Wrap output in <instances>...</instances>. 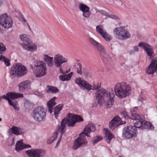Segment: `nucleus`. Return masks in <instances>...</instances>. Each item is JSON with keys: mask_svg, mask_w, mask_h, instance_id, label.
Listing matches in <instances>:
<instances>
[{"mask_svg": "<svg viewBox=\"0 0 157 157\" xmlns=\"http://www.w3.org/2000/svg\"><path fill=\"white\" fill-rule=\"evenodd\" d=\"M114 95L113 89L109 88L106 90L100 89L96 93L95 97L100 104L104 103L107 108L112 107L114 103Z\"/></svg>", "mask_w": 157, "mask_h": 157, "instance_id": "f257e3e1", "label": "nucleus"}, {"mask_svg": "<svg viewBox=\"0 0 157 157\" xmlns=\"http://www.w3.org/2000/svg\"><path fill=\"white\" fill-rule=\"evenodd\" d=\"M96 128L94 124L90 123L87 124L85 127L83 132L75 141L72 148L74 150H76L81 147L86 146L87 144V141L85 138V136L90 137L88 134L90 132H94Z\"/></svg>", "mask_w": 157, "mask_h": 157, "instance_id": "f03ea898", "label": "nucleus"}, {"mask_svg": "<svg viewBox=\"0 0 157 157\" xmlns=\"http://www.w3.org/2000/svg\"><path fill=\"white\" fill-rule=\"evenodd\" d=\"M68 118L63 119L61 122L60 127L58 128L60 129V132L61 134H63L65 132V127L67 124L68 126H74L76 122H80L83 121L82 117L78 115H73L72 114L69 113Z\"/></svg>", "mask_w": 157, "mask_h": 157, "instance_id": "7ed1b4c3", "label": "nucleus"}, {"mask_svg": "<svg viewBox=\"0 0 157 157\" xmlns=\"http://www.w3.org/2000/svg\"><path fill=\"white\" fill-rule=\"evenodd\" d=\"M115 95L120 98H123L131 93V90L129 85L125 82L118 83L114 87Z\"/></svg>", "mask_w": 157, "mask_h": 157, "instance_id": "20e7f679", "label": "nucleus"}, {"mask_svg": "<svg viewBox=\"0 0 157 157\" xmlns=\"http://www.w3.org/2000/svg\"><path fill=\"white\" fill-rule=\"evenodd\" d=\"M46 112V109L43 106L36 107L33 110L32 117L36 122L43 121L45 119Z\"/></svg>", "mask_w": 157, "mask_h": 157, "instance_id": "39448f33", "label": "nucleus"}, {"mask_svg": "<svg viewBox=\"0 0 157 157\" xmlns=\"http://www.w3.org/2000/svg\"><path fill=\"white\" fill-rule=\"evenodd\" d=\"M35 76L40 77L45 75L47 74V67L45 63L41 60L37 61L34 65L33 69Z\"/></svg>", "mask_w": 157, "mask_h": 157, "instance_id": "423d86ee", "label": "nucleus"}, {"mask_svg": "<svg viewBox=\"0 0 157 157\" xmlns=\"http://www.w3.org/2000/svg\"><path fill=\"white\" fill-rule=\"evenodd\" d=\"M28 70L26 67L20 63H17L12 67L10 70L11 75L14 77H21L26 75Z\"/></svg>", "mask_w": 157, "mask_h": 157, "instance_id": "0eeeda50", "label": "nucleus"}, {"mask_svg": "<svg viewBox=\"0 0 157 157\" xmlns=\"http://www.w3.org/2000/svg\"><path fill=\"white\" fill-rule=\"evenodd\" d=\"M113 33L115 37L122 40L127 39L131 37L130 33L123 27L115 28L113 30Z\"/></svg>", "mask_w": 157, "mask_h": 157, "instance_id": "6e6552de", "label": "nucleus"}, {"mask_svg": "<svg viewBox=\"0 0 157 157\" xmlns=\"http://www.w3.org/2000/svg\"><path fill=\"white\" fill-rule=\"evenodd\" d=\"M89 42L90 44L95 47L97 50L100 52L101 55L103 56L105 58V60L108 63H110L112 61V57L108 54H105V52L103 46L94 40L92 38H90Z\"/></svg>", "mask_w": 157, "mask_h": 157, "instance_id": "1a4fd4ad", "label": "nucleus"}, {"mask_svg": "<svg viewBox=\"0 0 157 157\" xmlns=\"http://www.w3.org/2000/svg\"><path fill=\"white\" fill-rule=\"evenodd\" d=\"M6 96H7L8 98V99L6 100L8 101L9 104L12 105L15 110H18L19 108L17 102L14 99L19 98H23V94L21 93L11 92L7 93Z\"/></svg>", "mask_w": 157, "mask_h": 157, "instance_id": "9d476101", "label": "nucleus"}, {"mask_svg": "<svg viewBox=\"0 0 157 157\" xmlns=\"http://www.w3.org/2000/svg\"><path fill=\"white\" fill-rule=\"evenodd\" d=\"M68 59L60 53H57L54 55V61L55 66L59 69L60 72L63 74L64 72L62 68V64L67 62Z\"/></svg>", "mask_w": 157, "mask_h": 157, "instance_id": "9b49d317", "label": "nucleus"}, {"mask_svg": "<svg viewBox=\"0 0 157 157\" xmlns=\"http://www.w3.org/2000/svg\"><path fill=\"white\" fill-rule=\"evenodd\" d=\"M0 24L3 27L9 29L12 26V19L7 14H4L0 17Z\"/></svg>", "mask_w": 157, "mask_h": 157, "instance_id": "f8f14e48", "label": "nucleus"}, {"mask_svg": "<svg viewBox=\"0 0 157 157\" xmlns=\"http://www.w3.org/2000/svg\"><path fill=\"white\" fill-rule=\"evenodd\" d=\"M136 129L135 127L129 126L125 127L123 129L122 135L126 138H131L136 136Z\"/></svg>", "mask_w": 157, "mask_h": 157, "instance_id": "ddd939ff", "label": "nucleus"}, {"mask_svg": "<svg viewBox=\"0 0 157 157\" xmlns=\"http://www.w3.org/2000/svg\"><path fill=\"white\" fill-rule=\"evenodd\" d=\"M25 153L29 157H43L46 154L45 151L41 149H33L28 150Z\"/></svg>", "mask_w": 157, "mask_h": 157, "instance_id": "4468645a", "label": "nucleus"}, {"mask_svg": "<svg viewBox=\"0 0 157 157\" xmlns=\"http://www.w3.org/2000/svg\"><path fill=\"white\" fill-rule=\"evenodd\" d=\"M75 82L82 90L89 92L92 89V86L82 78L78 77L75 79Z\"/></svg>", "mask_w": 157, "mask_h": 157, "instance_id": "2eb2a0df", "label": "nucleus"}, {"mask_svg": "<svg viewBox=\"0 0 157 157\" xmlns=\"http://www.w3.org/2000/svg\"><path fill=\"white\" fill-rule=\"evenodd\" d=\"M146 72L149 75H153L155 72L157 74V58L152 59L150 65L147 67Z\"/></svg>", "mask_w": 157, "mask_h": 157, "instance_id": "dca6fc26", "label": "nucleus"}, {"mask_svg": "<svg viewBox=\"0 0 157 157\" xmlns=\"http://www.w3.org/2000/svg\"><path fill=\"white\" fill-rule=\"evenodd\" d=\"M78 9L82 12V16L85 18L89 17L91 15L90 7L86 4L79 3L78 5Z\"/></svg>", "mask_w": 157, "mask_h": 157, "instance_id": "f3484780", "label": "nucleus"}, {"mask_svg": "<svg viewBox=\"0 0 157 157\" xmlns=\"http://www.w3.org/2000/svg\"><path fill=\"white\" fill-rule=\"evenodd\" d=\"M96 30L106 40L109 41L111 39V36L107 33L102 25L97 26Z\"/></svg>", "mask_w": 157, "mask_h": 157, "instance_id": "a211bd4d", "label": "nucleus"}, {"mask_svg": "<svg viewBox=\"0 0 157 157\" xmlns=\"http://www.w3.org/2000/svg\"><path fill=\"white\" fill-rule=\"evenodd\" d=\"M123 124L121 118L118 116L115 117L109 124V126L111 129L113 130L115 127H117Z\"/></svg>", "mask_w": 157, "mask_h": 157, "instance_id": "6ab92c4d", "label": "nucleus"}, {"mask_svg": "<svg viewBox=\"0 0 157 157\" xmlns=\"http://www.w3.org/2000/svg\"><path fill=\"white\" fill-rule=\"evenodd\" d=\"M31 85V81L27 80L21 83L18 85L20 91L23 92L25 90H27L30 88Z\"/></svg>", "mask_w": 157, "mask_h": 157, "instance_id": "aec40b11", "label": "nucleus"}, {"mask_svg": "<svg viewBox=\"0 0 157 157\" xmlns=\"http://www.w3.org/2000/svg\"><path fill=\"white\" fill-rule=\"evenodd\" d=\"M21 46L25 50L32 52L36 51L37 49V46L32 41L30 42V43L22 44Z\"/></svg>", "mask_w": 157, "mask_h": 157, "instance_id": "412c9836", "label": "nucleus"}, {"mask_svg": "<svg viewBox=\"0 0 157 157\" xmlns=\"http://www.w3.org/2000/svg\"><path fill=\"white\" fill-rule=\"evenodd\" d=\"M42 59L46 63L48 67H53L54 64L53 57L47 54H44L43 55Z\"/></svg>", "mask_w": 157, "mask_h": 157, "instance_id": "4be33fe9", "label": "nucleus"}, {"mask_svg": "<svg viewBox=\"0 0 157 157\" xmlns=\"http://www.w3.org/2000/svg\"><path fill=\"white\" fill-rule=\"evenodd\" d=\"M31 147L30 145L25 144L24 143L22 140H20L17 141L15 145V150L17 152H19L20 151L24 148H28Z\"/></svg>", "mask_w": 157, "mask_h": 157, "instance_id": "5701e85b", "label": "nucleus"}, {"mask_svg": "<svg viewBox=\"0 0 157 157\" xmlns=\"http://www.w3.org/2000/svg\"><path fill=\"white\" fill-rule=\"evenodd\" d=\"M95 10L96 13H99L103 16L113 19H119V18L116 15L112 14H109L105 10H99L97 8L95 9Z\"/></svg>", "mask_w": 157, "mask_h": 157, "instance_id": "b1692460", "label": "nucleus"}, {"mask_svg": "<svg viewBox=\"0 0 157 157\" xmlns=\"http://www.w3.org/2000/svg\"><path fill=\"white\" fill-rule=\"evenodd\" d=\"M137 107H135L134 109H132L130 111L132 119L141 121L143 120L144 117L143 115H139L136 113Z\"/></svg>", "mask_w": 157, "mask_h": 157, "instance_id": "393cba45", "label": "nucleus"}, {"mask_svg": "<svg viewBox=\"0 0 157 157\" xmlns=\"http://www.w3.org/2000/svg\"><path fill=\"white\" fill-rule=\"evenodd\" d=\"M57 98L56 97H54L47 102V105L48 111L51 113L53 111V107L56 105L55 100Z\"/></svg>", "mask_w": 157, "mask_h": 157, "instance_id": "a878e982", "label": "nucleus"}, {"mask_svg": "<svg viewBox=\"0 0 157 157\" xmlns=\"http://www.w3.org/2000/svg\"><path fill=\"white\" fill-rule=\"evenodd\" d=\"M11 130L12 132L15 135H19L22 134L24 133V130L16 126H13Z\"/></svg>", "mask_w": 157, "mask_h": 157, "instance_id": "bb28decb", "label": "nucleus"}, {"mask_svg": "<svg viewBox=\"0 0 157 157\" xmlns=\"http://www.w3.org/2000/svg\"><path fill=\"white\" fill-rule=\"evenodd\" d=\"M73 74V72H71L67 74H63L59 76V79L63 82L68 81L71 79Z\"/></svg>", "mask_w": 157, "mask_h": 157, "instance_id": "cd10ccee", "label": "nucleus"}, {"mask_svg": "<svg viewBox=\"0 0 157 157\" xmlns=\"http://www.w3.org/2000/svg\"><path fill=\"white\" fill-rule=\"evenodd\" d=\"M104 132L105 134V138L107 140V143L109 144L110 143L112 139L113 138V135L110 131L105 128L104 129Z\"/></svg>", "mask_w": 157, "mask_h": 157, "instance_id": "c85d7f7f", "label": "nucleus"}, {"mask_svg": "<svg viewBox=\"0 0 157 157\" xmlns=\"http://www.w3.org/2000/svg\"><path fill=\"white\" fill-rule=\"evenodd\" d=\"M63 106V104H60L55 107L54 112L55 117L56 119H57L60 111L62 109Z\"/></svg>", "mask_w": 157, "mask_h": 157, "instance_id": "c756f323", "label": "nucleus"}, {"mask_svg": "<svg viewBox=\"0 0 157 157\" xmlns=\"http://www.w3.org/2000/svg\"><path fill=\"white\" fill-rule=\"evenodd\" d=\"M20 38L21 41L27 44L30 43L31 41L30 39V36L27 35L22 34L20 36Z\"/></svg>", "mask_w": 157, "mask_h": 157, "instance_id": "7c9ffc66", "label": "nucleus"}, {"mask_svg": "<svg viewBox=\"0 0 157 157\" xmlns=\"http://www.w3.org/2000/svg\"><path fill=\"white\" fill-rule=\"evenodd\" d=\"M145 51L150 59H152L155 55L153 48L151 46Z\"/></svg>", "mask_w": 157, "mask_h": 157, "instance_id": "2f4dec72", "label": "nucleus"}, {"mask_svg": "<svg viewBox=\"0 0 157 157\" xmlns=\"http://www.w3.org/2000/svg\"><path fill=\"white\" fill-rule=\"evenodd\" d=\"M59 90L56 87L48 86L46 89V91L48 93H56L59 91Z\"/></svg>", "mask_w": 157, "mask_h": 157, "instance_id": "473e14b6", "label": "nucleus"}, {"mask_svg": "<svg viewBox=\"0 0 157 157\" xmlns=\"http://www.w3.org/2000/svg\"><path fill=\"white\" fill-rule=\"evenodd\" d=\"M0 61H3L5 65L7 66H8L10 65V60L5 56L2 55H0Z\"/></svg>", "mask_w": 157, "mask_h": 157, "instance_id": "72a5a7b5", "label": "nucleus"}, {"mask_svg": "<svg viewBox=\"0 0 157 157\" xmlns=\"http://www.w3.org/2000/svg\"><path fill=\"white\" fill-rule=\"evenodd\" d=\"M143 126L144 128L149 129L151 130H153L154 128V127L152 124L150 122L147 121L144 122Z\"/></svg>", "mask_w": 157, "mask_h": 157, "instance_id": "f704fd0d", "label": "nucleus"}, {"mask_svg": "<svg viewBox=\"0 0 157 157\" xmlns=\"http://www.w3.org/2000/svg\"><path fill=\"white\" fill-rule=\"evenodd\" d=\"M134 126L136 129V128H140L141 130H143L144 128L143 126V124H142V121H138L135 122L134 123Z\"/></svg>", "mask_w": 157, "mask_h": 157, "instance_id": "c9c22d12", "label": "nucleus"}, {"mask_svg": "<svg viewBox=\"0 0 157 157\" xmlns=\"http://www.w3.org/2000/svg\"><path fill=\"white\" fill-rule=\"evenodd\" d=\"M138 46L143 48L145 51L150 46L148 44L144 42H141L138 44Z\"/></svg>", "mask_w": 157, "mask_h": 157, "instance_id": "e433bc0d", "label": "nucleus"}, {"mask_svg": "<svg viewBox=\"0 0 157 157\" xmlns=\"http://www.w3.org/2000/svg\"><path fill=\"white\" fill-rule=\"evenodd\" d=\"M59 133V132L56 131L54 132L52 137L49 140L48 143L50 144H51L54 141L56 140L58 136V135Z\"/></svg>", "mask_w": 157, "mask_h": 157, "instance_id": "4c0bfd02", "label": "nucleus"}, {"mask_svg": "<svg viewBox=\"0 0 157 157\" xmlns=\"http://www.w3.org/2000/svg\"><path fill=\"white\" fill-rule=\"evenodd\" d=\"M6 50L5 46L2 43L0 42V54H3Z\"/></svg>", "mask_w": 157, "mask_h": 157, "instance_id": "58836bf2", "label": "nucleus"}, {"mask_svg": "<svg viewBox=\"0 0 157 157\" xmlns=\"http://www.w3.org/2000/svg\"><path fill=\"white\" fill-rule=\"evenodd\" d=\"M77 73L80 75H82V65L80 63H78L76 65Z\"/></svg>", "mask_w": 157, "mask_h": 157, "instance_id": "ea45409f", "label": "nucleus"}, {"mask_svg": "<svg viewBox=\"0 0 157 157\" xmlns=\"http://www.w3.org/2000/svg\"><path fill=\"white\" fill-rule=\"evenodd\" d=\"M102 139L100 136H96L94 137V139L93 141V143L94 144L101 140Z\"/></svg>", "mask_w": 157, "mask_h": 157, "instance_id": "a19ab883", "label": "nucleus"}, {"mask_svg": "<svg viewBox=\"0 0 157 157\" xmlns=\"http://www.w3.org/2000/svg\"><path fill=\"white\" fill-rule=\"evenodd\" d=\"M101 86V85L100 84H96L95 83L93 84V86L92 87V90H97Z\"/></svg>", "mask_w": 157, "mask_h": 157, "instance_id": "79ce46f5", "label": "nucleus"}, {"mask_svg": "<svg viewBox=\"0 0 157 157\" xmlns=\"http://www.w3.org/2000/svg\"><path fill=\"white\" fill-rule=\"evenodd\" d=\"M34 94L40 97H42L44 95V93L43 91L40 92L39 91H36L34 93Z\"/></svg>", "mask_w": 157, "mask_h": 157, "instance_id": "37998d69", "label": "nucleus"}, {"mask_svg": "<svg viewBox=\"0 0 157 157\" xmlns=\"http://www.w3.org/2000/svg\"><path fill=\"white\" fill-rule=\"evenodd\" d=\"M26 108H29L32 107V105L28 101L25 102L24 104Z\"/></svg>", "mask_w": 157, "mask_h": 157, "instance_id": "c03bdc74", "label": "nucleus"}, {"mask_svg": "<svg viewBox=\"0 0 157 157\" xmlns=\"http://www.w3.org/2000/svg\"><path fill=\"white\" fill-rule=\"evenodd\" d=\"M121 115L125 119H128V116H127V113L125 111H123L121 113Z\"/></svg>", "mask_w": 157, "mask_h": 157, "instance_id": "a18cd8bd", "label": "nucleus"}, {"mask_svg": "<svg viewBox=\"0 0 157 157\" xmlns=\"http://www.w3.org/2000/svg\"><path fill=\"white\" fill-rule=\"evenodd\" d=\"M15 140V138L14 137H13L12 139L11 140H10L11 142H9L8 145L9 146H12L14 144Z\"/></svg>", "mask_w": 157, "mask_h": 157, "instance_id": "49530a36", "label": "nucleus"}, {"mask_svg": "<svg viewBox=\"0 0 157 157\" xmlns=\"http://www.w3.org/2000/svg\"><path fill=\"white\" fill-rule=\"evenodd\" d=\"M84 74L85 76L87 78L91 77V74L90 73L87 71H85L84 72Z\"/></svg>", "mask_w": 157, "mask_h": 157, "instance_id": "de8ad7c7", "label": "nucleus"}, {"mask_svg": "<svg viewBox=\"0 0 157 157\" xmlns=\"http://www.w3.org/2000/svg\"><path fill=\"white\" fill-rule=\"evenodd\" d=\"M133 51L134 52H137L138 50V47L137 46H134L133 47Z\"/></svg>", "mask_w": 157, "mask_h": 157, "instance_id": "09e8293b", "label": "nucleus"}, {"mask_svg": "<svg viewBox=\"0 0 157 157\" xmlns=\"http://www.w3.org/2000/svg\"><path fill=\"white\" fill-rule=\"evenodd\" d=\"M2 98H3L6 100L8 99L7 96H6V95H4L0 97V101H1V100Z\"/></svg>", "mask_w": 157, "mask_h": 157, "instance_id": "8fccbe9b", "label": "nucleus"}, {"mask_svg": "<svg viewBox=\"0 0 157 157\" xmlns=\"http://www.w3.org/2000/svg\"><path fill=\"white\" fill-rule=\"evenodd\" d=\"M2 0H0V7L2 6Z\"/></svg>", "mask_w": 157, "mask_h": 157, "instance_id": "3c124183", "label": "nucleus"}, {"mask_svg": "<svg viewBox=\"0 0 157 157\" xmlns=\"http://www.w3.org/2000/svg\"><path fill=\"white\" fill-rule=\"evenodd\" d=\"M70 71V70H66L65 72H64V71L63 72H64V73H68Z\"/></svg>", "mask_w": 157, "mask_h": 157, "instance_id": "603ef678", "label": "nucleus"}, {"mask_svg": "<svg viewBox=\"0 0 157 157\" xmlns=\"http://www.w3.org/2000/svg\"><path fill=\"white\" fill-rule=\"evenodd\" d=\"M59 142H60V140H59L58 141L57 144H56L57 146H58L59 145Z\"/></svg>", "mask_w": 157, "mask_h": 157, "instance_id": "864d4df0", "label": "nucleus"}, {"mask_svg": "<svg viewBox=\"0 0 157 157\" xmlns=\"http://www.w3.org/2000/svg\"><path fill=\"white\" fill-rule=\"evenodd\" d=\"M22 21L23 22H24V23H25V22H26V21L23 18V21Z\"/></svg>", "mask_w": 157, "mask_h": 157, "instance_id": "5fc2aeb1", "label": "nucleus"}, {"mask_svg": "<svg viewBox=\"0 0 157 157\" xmlns=\"http://www.w3.org/2000/svg\"><path fill=\"white\" fill-rule=\"evenodd\" d=\"M143 100H144L143 98H141V99H140V100L141 101H143Z\"/></svg>", "mask_w": 157, "mask_h": 157, "instance_id": "6e6d98bb", "label": "nucleus"}, {"mask_svg": "<svg viewBox=\"0 0 157 157\" xmlns=\"http://www.w3.org/2000/svg\"><path fill=\"white\" fill-rule=\"evenodd\" d=\"M2 121V119L0 118V121Z\"/></svg>", "mask_w": 157, "mask_h": 157, "instance_id": "4d7b16f0", "label": "nucleus"}, {"mask_svg": "<svg viewBox=\"0 0 157 157\" xmlns=\"http://www.w3.org/2000/svg\"><path fill=\"white\" fill-rule=\"evenodd\" d=\"M61 136H62V135H61L60 137V139H61Z\"/></svg>", "mask_w": 157, "mask_h": 157, "instance_id": "13d9d810", "label": "nucleus"}, {"mask_svg": "<svg viewBox=\"0 0 157 157\" xmlns=\"http://www.w3.org/2000/svg\"><path fill=\"white\" fill-rule=\"evenodd\" d=\"M118 157H122L121 156H119Z\"/></svg>", "mask_w": 157, "mask_h": 157, "instance_id": "bf43d9fd", "label": "nucleus"}]
</instances>
